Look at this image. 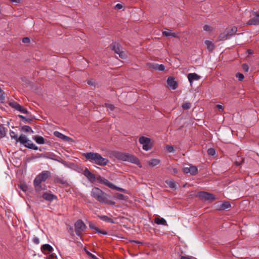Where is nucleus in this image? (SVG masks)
Returning <instances> with one entry per match:
<instances>
[{"label": "nucleus", "instance_id": "nucleus-1", "mask_svg": "<svg viewBox=\"0 0 259 259\" xmlns=\"http://www.w3.org/2000/svg\"><path fill=\"white\" fill-rule=\"evenodd\" d=\"M85 158L91 162L100 166H105L109 162V160L103 157L98 153L88 152L83 154Z\"/></svg>", "mask_w": 259, "mask_h": 259}, {"label": "nucleus", "instance_id": "nucleus-2", "mask_svg": "<svg viewBox=\"0 0 259 259\" xmlns=\"http://www.w3.org/2000/svg\"><path fill=\"white\" fill-rule=\"evenodd\" d=\"M50 176V171L45 170L36 177L33 182L34 188L36 191H40L41 190V183L46 181Z\"/></svg>", "mask_w": 259, "mask_h": 259}, {"label": "nucleus", "instance_id": "nucleus-3", "mask_svg": "<svg viewBox=\"0 0 259 259\" xmlns=\"http://www.w3.org/2000/svg\"><path fill=\"white\" fill-rule=\"evenodd\" d=\"M91 196L101 203L105 202L107 199V195L98 188H93Z\"/></svg>", "mask_w": 259, "mask_h": 259}, {"label": "nucleus", "instance_id": "nucleus-4", "mask_svg": "<svg viewBox=\"0 0 259 259\" xmlns=\"http://www.w3.org/2000/svg\"><path fill=\"white\" fill-rule=\"evenodd\" d=\"M118 158L123 161L131 162L137 164H140L139 159L135 156L130 154L126 153H119L118 155Z\"/></svg>", "mask_w": 259, "mask_h": 259}, {"label": "nucleus", "instance_id": "nucleus-5", "mask_svg": "<svg viewBox=\"0 0 259 259\" xmlns=\"http://www.w3.org/2000/svg\"><path fill=\"white\" fill-rule=\"evenodd\" d=\"M97 181L100 183L106 185L112 189L116 190L121 192H124L125 191L124 189L116 186L113 184L110 183L108 180L101 176H99L97 178Z\"/></svg>", "mask_w": 259, "mask_h": 259}, {"label": "nucleus", "instance_id": "nucleus-6", "mask_svg": "<svg viewBox=\"0 0 259 259\" xmlns=\"http://www.w3.org/2000/svg\"><path fill=\"white\" fill-rule=\"evenodd\" d=\"M237 31V28L235 26L226 29V30L220 35L221 40H226L230 36L235 34Z\"/></svg>", "mask_w": 259, "mask_h": 259}, {"label": "nucleus", "instance_id": "nucleus-7", "mask_svg": "<svg viewBox=\"0 0 259 259\" xmlns=\"http://www.w3.org/2000/svg\"><path fill=\"white\" fill-rule=\"evenodd\" d=\"M139 143L143 145V149L145 151H148L152 148V145L150 139L142 136L139 139Z\"/></svg>", "mask_w": 259, "mask_h": 259}, {"label": "nucleus", "instance_id": "nucleus-8", "mask_svg": "<svg viewBox=\"0 0 259 259\" xmlns=\"http://www.w3.org/2000/svg\"><path fill=\"white\" fill-rule=\"evenodd\" d=\"M75 231L77 235L80 236L86 229V226L81 220H78L75 223Z\"/></svg>", "mask_w": 259, "mask_h": 259}, {"label": "nucleus", "instance_id": "nucleus-9", "mask_svg": "<svg viewBox=\"0 0 259 259\" xmlns=\"http://www.w3.org/2000/svg\"><path fill=\"white\" fill-rule=\"evenodd\" d=\"M198 196L202 200L212 201L215 199L214 195L206 192H200L198 194Z\"/></svg>", "mask_w": 259, "mask_h": 259}, {"label": "nucleus", "instance_id": "nucleus-10", "mask_svg": "<svg viewBox=\"0 0 259 259\" xmlns=\"http://www.w3.org/2000/svg\"><path fill=\"white\" fill-rule=\"evenodd\" d=\"M246 24L253 25H259V12L254 13Z\"/></svg>", "mask_w": 259, "mask_h": 259}, {"label": "nucleus", "instance_id": "nucleus-11", "mask_svg": "<svg viewBox=\"0 0 259 259\" xmlns=\"http://www.w3.org/2000/svg\"><path fill=\"white\" fill-rule=\"evenodd\" d=\"M147 66L150 69H153L155 70L163 71L165 67L162 64H158L155 63H148Z\"/></svg>", "mask_w": 259, "mask_h": 259}, {"label": "nucleus", "instance_id": "nucleus-12", "mask_svg": "<svg viewBox=\"0 0 259 259\" xmlns=\"http://www.w3.org/2000/svg\"><path fill=\"white\" fill-rule=\"evenodd\" d=\"M183 171L185 174H190L191 175H195L198 172V169L195 166H191L189 167H184Z\"/></svg>", "mask_w": 259, "mask_h": 259}, {"label": "nucleus", "instance_id": "nucleus-13", "mask_svg": "<svg viewBox=\"0 0 259 259\" xmlns=\"http://www.w3.org/2000/svg\"><path fill=\"white\" fill-rule=\"evenodd\" d=\"M84 176L91 183H93L96 181L95 176L87 168H85L83 172Z\"/></svg>", "mask_w": 259, "mask_h": 259}, {"label": "nucleus", "instance_id": "nucleus-14", "mask_svg": "<svg viewBox=\"0 0 259 259\" xmlns=\"http://www.w3.org/2000/svg\"><path fill=\"white\" fill-rule=\"evenodd\" d=\"M167 84L168 88L175 90L177 88V83L172 77H169L167 79Z\"/></svg>", "mask_w": 259, "mask_h": 259}, {"label": "nucleus", "instance_id": "nucleus-15", "mask_svg": "<svg viewBox=\"0 0 259 259\" xmlns=\"http://www.w3.org/2000/svg\"><path fill=\"white\" fill-rule=\"evenodd\" d=\"M162 35L166 37H174L176 38H179V36L177 33L172 32L171 30L164 28V30L162 31Z\"/></svg>", "mask_w": 259, "mask_h": 259}, {"label": "nucleus", "instance_id": "nucleus-16", "mask_svg": "<svg viewBox=\"0 0 259 259\" xmlns=\"http://www.w3.org/2000/svg\"><path fill=\"white\" fill-rule=\"evenodd\" d=\"M18 142H20L21 144L24 145L25 147V144H27L28 143H30L31 141L27 138L26 136L23 134H21L16 141V143Z\"/></svg>", "mask_w": 259, "mask_h": 259}, {"label": "nucleus", "instance_id": "nucleus-17", "mask_svg": "<svg viewBox=\"0 0 259 259\" xmlns=\"http://www.w3.org/2000/svg\"><path fill=\"white\" fill-rule=\"evenodd\" d=\"M54 134L56 137L59 138L64 141H72L71 138L62 134V133H60L59 132L56 131L54 132Z\"/></svg>", "mask_w": 259, "mask_h": 259}, {"label": "nucleus", "instance_id": "nucleus-18", "mask_svg": "<svg viewBox=\"0 0 259 259\" xmlns=\"http://www.w3.org/2000/svg\"><path fill=\"white\" fill-rule=\"evenodd\" d=\"M188 78L190 83L195 80H198L200 76L195 73H191L188 74Z\"/></svg>", "mask_w": 259, "mask_h": 259}, {"label": "nucleus", "instance_id": "nucleus-19", "mask_svg": "<svg viewBox=\"0 0 259 259\" xmlns=\"http://www.w3.org/2000/svg\"><path fill=\"white\" fill-rule=\"evenodd\" d=\"M42 197L44 199L47 201H52L54 199H57V196L49 193H45L42 195Z\"/></svg>", "mask_w": 259, "mask_h": 259}, {"label": "nucleus", "instance_id": "nucleus-20", "mask_svg": "<svg viewBox=\"0 0 259 259\" xmlns=\"http://www.w3.org/2000/svg\"><path fill=\"white\" fill-rule=\"evenodd\" d=\"M111 49L117 54H118L121 50H122V48H121L119 45L116 42H113L111 45Z\"/></svg>", "mask_w": 259, "mask_h": 259}, {"label": "nucleus", "instance_id": "nucleus-21", "mask_svg": "<svg viewBox=\"0 0 259 259\" xmlns=\"http://www.w3.org/2000/svg\"><path fill=\"white\" fill-rule=\"evenodd\" d=\"M41 251L44 253L52 252L53 251V247L49 244H44L41 247Z\"/></svg>", "mask_w": 259, "mask_h": 259}, {"label": "nucleus", "instance_id": "nucleus-22", "mask_svg": "<svg viewBox=\"0 0 259 259\" xmlns=\"http://www.w3.org/2000/svg\"><path fill=\"white\" fill-rule=\"evenodd\" d=\"M154 222L158 225H164V226H167V224L166 223V220L162 218H159L158 217L155 218L154 219Z\"/></svg>", "mask_w": 259, "mask_h": 259}, {"label": "nucleus", "instance_id": "nucleus-23", "mask_svg": "<svg viewBox=\"0 0 259 259\" xmlns=\"http://www.w3.org/2000/svg\"><path fill=\"white\" fill-rule=\"evenodd\" d=\"M204 44L206 46V48L208 50L212 51L214 49V45L211 41L206 40L204 41Z\"/></svg>", "mask_w": 259, "mask_h": 259}, {"label": "nucleus", "instance_id": "nucleus-24", "mask_svg": "<svg viewBox=\"0 0 259 259\" xmlns=\"http://www.w3.org/2000/svg\"><path fill=\"white\" fill-rule=\"evenodd\" d=\"M9 105L16 110L21 109V105L15 101H10L9 103Z\"/></svg>", "mask_w": 259, "mask_h": 259}, {"label": "nucleus", "instance_id": "nucleus-25", "mask_svg": "<svg viewBox=\"0 0 259 259\" xmlns=\"http://www.w3.org/2000/svg\"><path fill=\"white\" fill-rule=\"evenodd\" d=\"M33 139L38 144H44L45 143V139L42 137L35 136L33 138Z\"/></svg>", "mask_w": 259, "mask_h": 259}, {"label": "nucleus", "instance_id": "nucleus-26", "mask_svg": "<svg viewBox=\"0 0 259 259\" xmlns=\"http://www.w3.org/2000/svg\"><path fill=\"white\" fill-rule=\"evenodd\" d=\"M230 207H231V204H230V202L228 201H226L221 204L220 209L221 210H225Z\"/></svg>", "mask_w": 259, "mask_h": 259}, {"label": "nucleus", "instance_id": "nucleus-27", "mask_svg": "<svg viewBox=\"0 0 259 259\" xmlns=\"http://www.w3.org/2000/svg\"><path fill=\"white\" fill-rule=\"evenodd\" d=\"M25 147L35 150H37L38 149V147L35 146V144L31 142L30 143H28L27 144H25Z\"/></svg>", "mask_w": 259, "mask_h": 259}, {"label": "nucleus", "instance_id": "nucleus-28", "mask_svg": "<svg viewBox=\"0 0 259 259\" xmlns=\"http://www.w3.org/2000/svg\"><path fill=\"white\" fill-rule=\"evenodd\" d=\"M160 163V160L158 159H152L149 162V165L152 166H155L158 165Z\"/></svg>", "mask_w": 259, "mask_h": 259}, {"label": "nucleus", "instance_id": "nucleus-29", "mask_svg": "<svg viewBox=\"0 0 259 259\" xmlns=\"http://www.w3.org/2000/svg\"><path fill=\"white\" fill-rule=\"evenodd\" d=\"M165 183H166V184L168 186V187L170 188H176V183L173 180H166L165 181Z\"/></svg>", "mask_w": 259, "mask_h": 259}, {"label": "nucleus", "instance_id": "nucleus-30", "mask_svg": "<svg viewBox=\"0 0 259 259\" xmlns=\"http://www.w3.org/2000/svg\"><path fill=\"white\" fill-rule=\"evenodd\" d=\"M22 130L24 132H26V133H31L32 134H33L34 133V132L33 131V130H32V128L28 126V125H24L22 127Z\"/></svg>", "mask_w": 259, "mask_h": 259}, {"label": "nucleus", "instance_id": "nucleus-31", "mask_svg": "<svg viewBox=\"0 0 259 259\" xmlns=\"http://www.w3.org/2000/svg\"><path fill=\"white\" fill-rule=\"evenodd\" d=\"M100 219H101V220H102L104 221L107 222H109V223H113V220L111 218H110L106 215L101 216Z\"/></svg>", "mask_w": 259, "mask_h": 259}, {"label": "nucleus", "instance_id": "nucleus-32", "mask_svg": "<svg viewBox=\"0 0 259 259\" xmlns=\"http://www.w3.org/2000/svg\"><path fill=\"white\" fill-rule=\"evenodd\" d=\"M6 134L5 127L0 125V139L4 138L6 136Z\"/></svg>", "mask_w": 259, "mask_h": 259}, {"label": "nucleus", "instance_id": "nucleus-33", "mask_svg": "<svg viewBox=\"0 0 259 259\" xmlns=\"http://www.w3.org/2000/svg\"><path fill=\"white\" fill-rule=\"evenodd\" d=\"M10 136L11 137V138L12 139H15L16 140V141L17 140V139H18V135L17 134H16L14 131H10Z\"/></svg>", "mask_w": 259, "mask_h": 259}, {"label": "nucleus", "instance_id": "nucleus-34", "mask_svg": "<svg viewBox=\"0 0 259 259\" xmlns=\"http://www.w3.org/2000/svg\"><path fill=\"white\" fill-rule=\"evenodd\" d=\"M119 56L122 59H125L127 57L126 53L125 51H123V49L121 50V51L118 54Z\"/></svg>", "mask_w": 259, "mask_h": 259}, {"label": "nucleus", "instance_id": "nucleus-35", "mask_svg": "<svg viewBox=\"0 0 259 259\" xmlns=\"http://www.w3.org/2000/svg\"><path fill=\"white\" fill-rule=\"evenodd\" d=\"M84 249L85 253L93 259H99L96 256H95V255H94L93 254H92L90 252H89L88 250H87V249L85 247L84 248Z\"/></svg>", "mask_w": 259, "mask_h": 259}, {"label": "nucleus", "instance_id": "nucleus-36", "mask_svg": "<svg viewBox=\"0 0 259 259\" xmlns=\"http://www.w3.org/2000/svg\"><path fill=\"white\" fill-rule=\"evenodd\" d=\"M203 30L204 31H208V32H211L213 30V28L212 27H211L210 26L208 25H205L203 27Z\"/></svg>", "mask_w": 259, "mask_h": 259}, {"label": "nucleus", "instance_id": "nucleus-37", "mask_svg": "<svg viewBox=\"0 0 259 259\" xmlns=\"http://www.w3.org/2000/svg\"><path fill=\"white\" fill-rule=\"evenodd\" d=\"M191 104L190 103L186 102L183 104L182 107L184 110L189 109L191 108Z\"/></svg>", "mask_w": 259, "mask_h": 259}, {"label": "nucleus", "instance_id": "nucleus-38", "mask_svg": "<svg viewBox=\"0 0 259 259\" xmlns=\"http://www.w3.org/2000/svg\"><path fill=\"white\" fill-rule=\"evenodd\" d=\"M166 149L167 151H168L170 153H172L175 151L174 147L171 145H166Z\"/></svg>", "mask_w": 259, "mask_h": 259}, {"label": "nucleus", "instance_id": "nucleus-39", "mask_svg": "<svg viewBox=\"0 0 259 259\" xmlns=\"http://www.w3.org/2000/svg\"><path fill=\"white\" fill-rule=\"evenodd\" d=\"M207 153L209 155L213 156L215 153V151L213 148H209L207 150Z\"/></svg>", "mask_w": 259, "mask_h": 259}, {"label": "nucleus", "instance_id": "nucleus-40", "mask_svg": "<svg viewBox=\"0 0 259 259\" xmlns=\"http://www.w3.org/2000/svg\"><path fill=\"white\" fill-rule=\"evenodd\" d=\"M105 105L106 107L110 111H113L115 108L114 105L112 104L106 103Z\"/></svg>", "mask_w": 259, "mask_h": 259}, {"label": "nucleus", "instance_id": "nucleus-41", "mask_svg": "<svg viewBox=\"0 0 259 259\" xmlns=\"http://www.w3.org/2000/svg\"><path fill=\"white\" fill-rule=\"evenodd\" d=\"M116 197L119 200H124L125 198V196L124 195L119 193L116 194Z\"/></svg>", "mask_w": 259, "mask_h": 259}, {"label": "nucleus", "instance_id": "nucleus-42", "mask_svg": "<svg viewBox=\"0 0 259 259\" xmlns=\"http://www.w3.org/2000/svg\"><path fill=\"white\" fill-rule=\"evenodd\" d=\"M18 111H19L20 112L24 113V114H28V110L21 106V109H18Z\"/></svg>", "mask_w": 259, "mask_h": 259}, {"label": "nucleus", "instance_id": "nucleus-43", "mask_svg": "<svg viewBox=\"0 0 259 259\" xmlns=\"http://www.w3.org/2000/svg\"><path fill=\"white\" fill-rule=\"evenodd\" d=\"M236 76L240 81L242 80L244 77L243 74L240 73H237L236 75Z\"/></svg>", "mask_w": 259, "mask_h": 259}, {"label": "nucleus", "instance_id": "nucleus-44", "mask_svg": "<svg viewBox=\"0 0 259 259\" xmlns=\"http://www.w3.org/2000/svg\"><path fill=\"white\" fill-rule=\"evenodd\" d=\"M20 188L23 191L26 192L27 190V186L25 185H20L19 186Z\"/></svg>", "mask_w": 259, "mask_h": 259}, {"label": "nucleus", "instance_id": "nucleus-45", "mask_svg": "<svg viewBox=\"0 0 259 259\" xmlns=\"http://www.w3.org/2000/svg\"><path fill=\"white\" fill-rule=\"evenodd\" d=\"M89 227L91 229L95 230L97 231H98V228L95 226V225L92 223H90L89 224Z\"/></svg>", "mask_w": 259, "mask_h": 259}, {"label": "nucleus", "instance_id": "nucleus-46", "mask_svg": "<svg viewBox=\"0 0 259 259\" xmlns=\"http://www.w3.org/2000/svg\"><path fill=\"white\" fill-rule=\"evenodd\" d=\"M4 91L0 88V101L4 100Z\"/></svg>", "mask_w": 259, "mask_h": 259}, {"label": "nucleus", "instance_id": "nucleus-47", "mask_svg": "<svg viewBox=\"0 0 259 259\" xmlns=\"http://www.w3.org/2000/svg\"><path fill=\"white\" fill-rule=\"evenodd\" d=\"M122 5L120 4H117L115 6V9L117 10H120L122 8Z\"/></svg>", "mask_w": 259, "mask_h": 259}, {"label": "nucleus", "instance_id": "nucleus-48", "mask_svg": "<svg viewBox=\"0 0 259 259\" xmlns=\"http://www.w3.org/2000/svg\"><path fill=\"white\" fill-rule=\"evenodd\" d=\"M217 107L218 108L220 111L223 112L224 110V107L220 104H218L217 105Z\"/></svg>", "mask_w": 259, "mask_h": 259}, {"label": "nucleus", "instance_id": "nucleus-49", "mask_svg": "<svg viewBox=\"0 0 259 259\" xmlns=\"http://www.w3.org/2000/svg\"><path fill=\"white\" fill-rule=\"evenodd\" d=\"M33 242L35 244H38L39 243V239L37 237H35L33 239Z\"/></svg>", "mask_w": 259, "mask_h": 259}, {"label": "nucleus", "instance_id": "nucleus-50", "mask_svg": "<svg viewBox=\"0 0 259 259\" xmlns=\"http://www.w3.org/2000/svg\"><path fill=\"white\" fill-rule=\"evenodd\" d=\"M242 68L246 72H247L249 69V67H248V65L246 64H244L242 65Z\"/></svg>", "mask_w": 259, "mask_h": 259}, {"label": "nucleus", "instance_id": "nucleus-51", "mask_svg": "<svg viewBox=\"0 0 259 259\" xmlns=\"http://www.w3.org/2000/svg\"><path fill=\"white\" fill-rule=\"evenodd\" d=\"M30 38L27 37H24L22 39V42L24 43H28L30 42Z\"/></svg>", "mask_w": 259, "mask_h": 259}, {"label": "nucleus", "instance_id": "nucleus-52", "mask_svg": "<svg viewBox=\"0 0 259 259\" xmlns=\"http://www.w3.org/2000/svg\"><path fill=\"white\" fill-rule=\"evenodd\" d=\"M11 3L20 4L21 2V0H9Z\"/></svg>", "mask_w": 259, "mask_h": 259}, {"label": "nucleus", "instance_id": "nucleus-53", "mask_svg": "<svg viewBox=\"0 0 259 259\" xmlns=\"http://www.w3.org/2000/svg\"><path fill=\"white\" fill-rule=\"evenodd\" d=\"M247 53H248L249 55H252V54H253V51H252V50H250V49H248V50H247Z\"/></svg>", "mask_w": 259, "mask_h": 259}, {"label": "nucleus", "instance_id": "nucleus-54", "mask_svg": "<svg viewBox=\"0 0 259 259\" xmlns=\"http://www.w3.org/2000/svg\"><path fill=\"white\" fill-rule=\"evenodd\" d=\"M88 84L89 85H94V84L93 82L91 80H89L88 81Z\"/></svg>", "mask_w": 259, "mask_h": 259}, {"label": "nucleus", "instance_id": "nucleus-55", "mask_svg": "<svg viewBox=\"0 0 259 259\" xmlns=\"http://www.w3.org/2000/svg\"><path fill=\"white\" fill-rule=\"evenodd\" d=\"M241 162H238V161H236V165H239L241 164V163L244 160V159L242 158H241Z\"/></svg>", "mask_w": 259, "mask_h": 259}, {"label": "nucleus", "instance_id": "nucleus-56", "mask_svg": "<svg viewBox=\"0 0 259 259\" xmlns=\"http://www.w3.org/2000/svg\"><path fill=\"white\" fill-rule=\"evenodd\" d=\"M181 259H192L189 257H187V256H182L181 257Z\"/></svg>", "mask_w": 259, "mask_h": 259}, {"label": "nucleus", "instance_id": "nucleus-57", "mask_svg": "<svg viewBox=\"0 0 259 259\" xmlns=\"http://www.w3.org/2000/svg\"><path fill=\"white\" fill-rule=\"evenodd\" d=\"M19 117H20L21 118L23 119H25L26 120V118L25 117H24V116L23 115H19Z\"/></svg>", "mask_w": 259, "mask_h": 259}, {"label": "nucleus", "instance_id": "nucleus-58", "mask_svg": "<svg viewBox=\"0 0 259 259\" xmlns=\"http://www.w3.org/2000/svg\"><path fill=\"white\" fill-rule=\"evenodd\" d=\"M173 171L175 174H177L178 172V170L176 168H174Z\"/></svg>", "mask_w": 259, "mask_h": 259}, {"label": "nucleus", "instance_id": "nucleus-59", "mask_svg": "<svg viewBox=\"0 0 259 259\" xmlns=\"http://www.w3.org/2000/svg\"><path fill=\"white\" fill-rule=\"evenodd\" d=\"M133 242H136L138 244H141V243L140 242L138 241H133Z\"/></svg>", "mask_w": 259, "mask_h": 259}, {"label": "nucleus", "instance_id": "nucleus-60", "mask_svg": "<svg viewBox=\"0 0 259 259\" xmlns=\"http://www.w3.org/2000/svg\"><path fill=\"white\" fill-rule=\"evenodd\" d=\"M99 233H102V234H106V232H99Z\"/></svg>", "mask_w": 259, "mask_h": 259}, {"label": "nucleus", "instance_id": "nucleus-61", "mask_svg": "<svg viewBox=\"0 0 259 259\" xmlns=\"http://www.w3.org/2000/svg\"><path fill=\"white\" fill-rule=\"evenodd\" d=\"M60 182L62 183V184H65V182L63 181H60Z\"/></svg>", "mask_w": 259, "mask_h": 259}]
</instances>
